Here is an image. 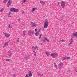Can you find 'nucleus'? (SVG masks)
Instances as JSON below:
<instances>
[{
    "label": "nucleus",
    "mask_w": 77,
    "mask_h": 77,
    "mask_svg": "<svg viewBox=\"0 0 77 77\" xmlns=\"http://www.w3.org/2000/svg\"><path fill=\"white\" fill-rule=\"evenodd\" d=\"M48 21L47 20H46L45 21L44 23V28L45 29H47L48 27Z\"/></svg>",
    "instance_id": "1"
},
{
    "label": "nucleus",
    "mask_w": 77,
    "mask_h": 77,
    "mask_svg": "<svg viewBox=\"0 0 77 77\" xmlns=\"http://www.w3.org/2000/svg\"><path fill=\"white\" fill-rule=\"evenodd\" d=\"M10 11L11 12H17L19 11V9H15V8H12L10 9Z\"/></svg>",
    "instance_id": "2"
},
{
    "label": "nucleus",
    "mask_w": 77,
    "mask_h": 77,
    "mask_svg": "<svg viewBox=\"0 0 77 77\" xmlns=\"http://www.w3.org/2000/svg\"><path fill=\"white\" fill-rule=\"evenodd\" d=\"M34 32L33 31H28V34L29 36H32L34 35Z\"/></svg>",
    "instance_id": "3"
},
{
    "label": "nucleus",
    "mask_w": 77,
    "mask_h": 77,
    "mask_svg": "<svg viewBox=\"0 0 77 77\" xmlns=\"http://www.w3.org/2000/svg\"><path fill=\"white\" fill-rule=\"evenodd\" d=\"M57 55H58V54L57 53H52L51 54V56L53 58L57 56Z\"/></svg>",
    "instance_id": "4"
},
{
    "label": "nucleus",
    "mask_w": 77,
    "mask_h": 77,
    "mask_svg": "<svg viewBox=\"0 0 77 77\" xmlns=\"http://www.w3.org/2000/svg\"><path fill=\"white\" fill-rule=\"evenodd\" d=\"M60 3L62 8H64V7H65V5L66 2L62 1L60 2Z\"/></svg>",
    "instance_id": "5"
},
{
    "label": "nucleus",
    "mask_w": 77,
    "mask_h": 77,
    "mask_svg": "<svg viewBox=\"0 0 77 77\" xmlns=\"http://www.w3.org/2000/svg\"><path fill=\"white\" fill-rule=\"evenodd\" d=\"M33 49V53H35V50H38V47L37 46H36L35 47V46H32V47Z\"/></svg>",
    "instance_id": "6"
},
{
    "label": "nucleus",
    "mask_w": 77,
    "mask_h": 77,
    "mask_svg": "<svg viewBox=\"0 0 77 77\" xmlns=\"http://www.w3.org/2000/svg\"><path fill=\"white\" fill-rule=\"evenodd\" d=\"M11 4H12V1H11L10 0H9L8 1V2L7 5V6L8 7H9V6H10Z\"/></svg>",
    "instance_id": "7"
},
{
    "label": "nucleus",
    "mask_w": 77,
    "mask_h": 77,
    "mask_svg": "<svg viewBox=\"0 0 77 77\" xmlns=\"http://www.w3.org/2000/svg\"><path fill=\"white\" fill-rule=\"evenodd\" d=\"M63 66V63H60L58 64L59 69H60Z\"/></svg>",
    "instance_id": "8"
},
{
    "label": "nucleus",
    "mask_w": 77,
    "mask_h": 77,
    "mask_svg": "<svg viewBox=\"0 0 77 77\" xmlns=\"http://www.w3.org/2000/svg\"><path fill=\"white\" fill-rule=\"evenodd\" d=\"M4 35L6 38H9L10 36V34L7 33H4Z\"/></svg>",
    "instance_id": "9"
},
{
    "label": "nucleus",
    "mask_w": 77,
    "mask_h": 77,
    "mask_svg": "<svg viewBox=\"0 0 77 77\" xmlns=\"http://www.w3.org/2000/svg\"><path fill=\"white\" fill-rule=\"evenodd\" d=\"M42 41H43V42H45V41H47L48 42H50V41H49L48 39L47 38H44V39Z\"/></svg>",
    "instance_id": "10"
},
{
    "label": "nucleus",
    "mask_w": 77,
    "mask_h": 77,
    "mask_svg": "<svg viewBox=\"0 0 77 77\" xmlns=\"http://www.w3.org/2000/svg\"><path fill=\"white\" fill-rule=\"evenodd\" d=\"M41 30L39 29L38 32H37L35 33V35L36 36H38V35H39V33L40 32Z\"/></svg>",
    "instance_id": "11"
},
{
    "label": "nucleus",
    "mask_w": 77,
    "mask_h": 77,
    "mask_svg": "<svg viewBox=\"0 0 77 77\" xmlns=\"http://www.w3.org/2000/svg\"><path fill=\"white\" fill-rule=\"evenodd\" d=\"M73 42V38H71L70 40V43L69 44V45H71L72 44V43Z\"/></svg>",
    "instance_id": "12"
},
{
    "label": "nucleus",
    "mask_w": 77,
    "mask_h": 77,
    "mask_svg": "<svg viewBox=\"0 0 77 77\" xmlns=\"http://www.w3.org/2000/svg\"><path fill=\"white\" fill-rule=\"evenodd\" d=\"M8 43H9L8 42L5 43L4 45L3 46V47L4 48L5 47H6L7 46H8Z\"/></svg>",
    "instance_id": "13"
},
{
    "label": "nucleus",
    "mask_w": 77,
    "mask_h": 77,
    "mask_svg": "<svg viewBox=\"0 0 77 77\" xmlns=\"http://www.w3.org/2000/svg\"><path fill=\"white\" fill-rule=\"evenodd\" d=\"M32 27H36V26H38L37 24L33 23H32Z\"/></svg>",
    "instance_id": "14"
},
{
    "label": "nucleus",
    "mask_w": 77,
    "mask_h": 77,
    "mask_svg": "<svg viewBox=\"0 0 77 77\" xmlns=\"http://www.w3.org/2000/svg\"><path fill=\"white\" fill-rule=\"evenodd\" d=\"M28 73H29V77H32V73L31 71H29L28 72Z\"/></svg>",
    "instance_id": "15"
},
{
    "label": "nucleus",
    "mask_w": 77,
    "mask_h": 77,
    "mask_svg": "<svg viewBox=\"0 0 77 77\" xmlns=\"http://www.w3.org/2000/svg\"><path fill=\"white\" fill-rule=\"evenodd\" d=\"M37 74L38 76H40V77H42L43 75V74H41V73L39 72H38Z\"/></svg>",
    "instance_id": "16"
},
{
    "label": "nucleus",
    "mask_w": 77,
    "mask_h": 77,
    "mask_svg": "<svg viewBox=\"0 0 77 77\" xmlns=\"http://www.w3.org/2000/svg\"><path fill=\"white\" fill-rule=\"evenodd\" d=\"M40 3H41V4L43 5H45V2H43L42 1L40 2Z\"/></svg>",
    "instance_id": "17"
},
{
    "label": "nucleus",
    "mask_w": 77,
    "mask_h": 77,
    "mask_svg": "<svg viewBox=\"0 0 77 77\" xmlns=\"http://www.w3.org/2000/svg\"><path fill=\"white\" fill-rule=\"evenodd\" d=\"M73 36H76V38H77V32H74L73 33Z\"/></svg>",
    "instance_id": "18"
},
{
    "label": "nucleus",
    "mask_w": 77,
    "mask_h": 77,
    "mask_svg": "<svg viewBox=\"0 0 77 77\" xmlns=\"http://www.w3.org/2000/svg\"><path fill=\"white\" fill-rule=\"evenodd\" d=\"M54 66L55 68H56V69H57V66L56 64L55 63H54Z\"/></svg>",
    "instance_id": "19"
},
{
    "label": "nucleus",
    "mask_w": 77,
    "mask_h": 77,
    "mask_svg": "<svg viewBox=\"0 0 77 77\" xmlns=\"http://www.w3.org/2000/svg\"><path fill=\"white\" fill-rule=\"evenodd\" d=\"M8 54H9L8 56L9 57H11V56H12V53H11V52L9 51L8 52Z\"/></svg>",
    "instance_id": "20"
},
{
    "label": "nucleus",
    "mask_w": 77,
    "mask_h": 77,
    "mask_svg": "<svg viewBox=\"0 0 77 77\" xmlns=\"http://www.w3.org/2000/svg\"><path fill=\"white\" fill-rule=\"evenodd\" d=\"M25 35H26V31H24L23 32V36H25Z\"/></svg>",
    "instance_id": "21"
},
{
    "label": "nucleus",
    "mask_w": 77,
    "mask_h": 77,
    "mask_svg": "<svg viewBox=\"0 0 77 77\" xmlns=\"http://www.w3.org/2000/svg\"><path fill=\"white\" fill-rule=\"evenodd\" d=\"M66 57V59H71V58L70 57Z\"/></svg>",
    "instance_id": "22"
},
{
    "label": "nucleus",
    "mask_w": 77,
    "mask_h": 77,
    "mask_svg": "<svg viewBox=\"0 0 77 77\" xmlns=\"http://www.w3.org/2000/svg\"><path fill=\"white\" fill-rule=\"evenodd\" d=\"M37 9V8H33L32 9V12H34L35 11V9Z\"/></svg>",
    "instance_id": "23"
},
{
    "label": "nucleus",
    "mask_w": 77,
    "mask_h": 77,
    "mask_svg": "<svg viewBox=\"0 0 77 77\" xmlns=\"http://www.w3.org/2000/svg\"><path fill=\"white\" fill-rule=\"evenodd\" d=\"M25 59L27 60V59H30V57H29V56H28L27 57H25Z\"/></svg>",
    "instance_id": "24"
},
{
    "label": "nucleus",
    "mask_w": 77,
    "mask_h": 77,
    "mask_svg": "<svg viewBox=\"0 0 77 77\" xmlns=\"http://www.w3.org/2000/svg\"><path fill=\"white\" fill-rule=\"evenodd\" d=\"M6 62H9V61H11V60H10V59H7L6 60Z\"/></svg>",
    "instance_id": "25"
},
{
    "label": "nucleus",
    "mask_w": 77,
    "mask_h": 77,
    "mask_svg": "<svg viewBox=\"0 0 77 77\" xmlns=\"http://www.w3.org/2000/svg\"><path fill=\"white\" fill-rule=\"evenodd\" d=\"M46 55H47V56H49V55H50V54H49V52H46Z\"/></svg>",
    "instance_id": "26"
},
{
    "label": "nucleus",
    "mask_w": 77,
    "mask_h": 77,
    "mask_svg": "<svg viewBox=\"0 0 77 77\" xmlns=\"http://www.w3.org/2000/svg\"><path fill=\"white\" fill-rule=\"evenodd\" d=\"M8 0H4V1H3L4 3H5L7 2Z\"/></svg>",
    "instance_id": "27"
},
{
    "label": "nucleus",
    "mask_w": 77,
    "mask_h": 77,
    "mask_svg": "<svg viewBox=\"0 0 77 77\" xmlns=\"http://www.w3.org/2000/svg\"><path fill=\"white\" fill-rule=\"evenodd\" d=\"M65 59H66V58L65 57H64L63 58L62 60V61H63L64 60H65Z\"/></svg>",
    "instance_id": "28"
},
{
    "label": "nucleus",
    "mask_w": 77,
    "mask_h": 77,
    "mask_svg": "<svg viewBox=\"0 0 77 77\" xmlns=\"http://www.w3.org/2000/svg\"><path fill=\"white\" fill-rule=\"evenodd\" d=\"M25 77H29V74L27 73L26 75V76Z\"/></svg>",
    "instance_id": "29"
},
{
    "label": "nucleus",
    "mask_w": 77,
    "mask_h": 77,
    "mask_svg": "<svg viewBox=\"0 0 77 77\" xmlns=\"http://www.w3.org/2000/svg\"><path fill=\"white\" fill-rule=\"evenodd\" d=\"M4 10V8H2L1 9V10H0V12H3V10Z\"/></svg>",
    "instance_id": "30"
},
{
    "label": "nucleus",
    "mask_w": 77,
    "mask_h": 77,
    "mask_svg": "<svg viewBox=\"0 0 77 77\" xmlns=\"http://www.w3.org/2000/svg\"><path fill=\"white\" fill-rule=\"evenodd\" d=\"M26 1V0H23L22 3H25Z\"/></svg>",
    "instance_id": "31"
},
{
    "label": "nucleus",
    "mask_w": 77,
    "mask_h": 77,
    "mask_svg": "<svg viewBox=\"0 0 77 77\" xmlns=\"http://www.w3.org/2000/svg\"><path fill=\"white\" fill-rule=\"evenodd\" d=\"M60 41H61V42H65V40L63 39L61 40Z\"/></svg>",
    "instance_id": "32"
},
{
    "label": "nucleus",
    "mask_w": 77,
    "mask_h": 77,
    "mask_svg": "<svg viewBox=\"0 0 77 77\" xmlns=\"http://www.w3.org/2000/svg\"><path fill=\"white\" fill-rule=\"evenodd\" d=\"M8 28L10 29H11V25L9 24L8 25Z\"/></svg>",
    "instance_id": "33"
},
{
    "label": "nucleus",
    "mask_w": 77,
    "mask_h": 77,
    "mask_svg": "<svg viewBox=\"0 0 77 77\" xmlns=\"http://www.w3.org/2000/svg\"><path fill=\"white\" fill-rule=\"evenodd\" d=\"M8 17H11V16L10 14H8Z\"/></svg>",
    "instance_id": "34"
},
{
    "label": "nucleus",
    "mask_w": 77,
    "mask_h": 77,
    "mask_svg": "<svg viewBox=\"0 0 77 77\" xmlns=\"http://www.w3.org/2000/svg\"><path fill=\"white\" fill-rule=\"evenodd\" d=\"M41 36H42V34L40 35V37H39V39H41Z\"/></svg>",
    "instance_id": "35"
},
{
    "label": "nucleus",
    "mask_w": 77,
    "mask_h": 77,
    "mask_svg": "<svg viewBox=\"0 0 77 77\" xmlns=\"http://www.w3.org/2000/svg\"><path fill=\"white\" fill-rule=\"evenodd\" d=\"M38 30V29H35V32H37V31Z\"/></svg>",
    "instance_id": "36"
},
{
    "label": "nucleus",
    "mask_w": 77,
    "mask_h": 77,
    "mask_svg": "<svg viewBox=\"0 0 77 77\" xmlns=\"http://www.w3.org/2000/svg\"><path fill=\"white\" fill-rule=\"evenodd\" d=\"M13 77H15V74H14L13 75Z\"/></svg>",
    "instance_id": "37"
},
{
    "label": "nucleus",
    "mask_w": 77,
    "mask_h": 77,
    "mask_svg": "<svg viewBox=\"0 0 77 77\" xmlns=\"http://www.w3.org/2000/svg\"><path fill=\"white\" fill-rule=\"evenodd\" d=\"M22 14H24V11H22Z\"/></svg>",
    "instance_id": "38"
},
{
    "label": "nucleus",
    "mask_w": 77,
    "mask_h": 77,
    "mask_svg": "<svg viewBox=\"0 0 77 77\" xmlns=\"http://www.w3.org/2000/svg\"><path fill=\"white\" fill-rule=\"evenodd\" d=\"M17 41L18 42H19L20 41V40H19V38L18 39Z\"/></svg>",
    "instance_id": "39"
},
{
    "label": "nucleus",
    "mask_w": 77,
    "mask_h": 77,
    "mask_svg": "<svg viewBox=\"0 0 77 77\" xmlns=\"http://www.w3.org/2000/svg\"><path fill=\"white\" fill-rule=\"evenodd\" d=\"M58 5H59V4H60V2H58Z\"/></svg>",
    "instance_id": "40"
},
{
    "label": "nucleus",
    "mask_w": 77,
    "mask_h": 77,
    "mask_svg": "<svg viewBox=\"0 0 77 77\" xmlns=\"http://www.w3.org/2000/svg\"><path fill=\"white\" fill-rule=\"evenodd\" d=\"M20 21V19H19L18 20V21Z\"/></svg>",
    "instance_id": "41"
},
{
    "label": "nucleus",
    "mask_w": 77,
    "mask_h": 77,
    "mask_svg": "<svg viewBox=\"0 0 77 77\" xmlns=\"http://www.w3.org/2000/svg\"><path fill=\"white\" fill-rule=\"evenodd\" d=\"M36 54H34V56H36Z\"/></svg>",
    "instance_id": "42"
},
{
    "label": "nucleus",
    "mask_w": 77,
    "mask_h": 77,
    "mask_svg": "<svg viewBox=\"0 0 77 77\" xmlns=\"http://www.w3.org/2000/svg\"><path fill=\"white\" fill-rule=\"evenodd\" d=\"M76 72L77 73H76V74L77 73V71H76Z\"/></svg>",
    "instance_id": "43"
},
{
    "label": "nucleus",
    "mask_w": 77,
    "mask_h": 77,
    "mask_svg": "<svg viewBox=\"0 0 77 77\" xmlns=\"http://www.w3.org/2000/svg\"><path fill=\"white\" fill-rule=\"evenodd\" d=\"M10 14H11V12H9Z\"/></svg>",
    "instance_id": "44"
},
{
    "label": "nucleus",
    "mask_w": 77,
    "mask_h": 77,
    "mask_svg": "<svg viewBox=\"0 0 77 77\" xmlns=\"http://www.w3.org/2000/svg\"><path fill=\"white\" fill-rule=\"evenodd\" d=\"M41 45H42V43L41 44Z\"/></svg>",
    "instance_id": "45"
}]
</instances>
